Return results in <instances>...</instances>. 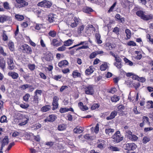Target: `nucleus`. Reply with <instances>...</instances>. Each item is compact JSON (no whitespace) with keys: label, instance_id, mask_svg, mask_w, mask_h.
I'll return each mask as SVG.
<instances>
[{"label":"nucleus","instance_id":"nucleus-1","mask_svg":"<svg viewBox=\"0 0 153 153\" xmlns=\"http://www.w3.org/2000/svg\"><path fill=\"white\" fill-rule=\"evenodd\" d=\"M125 136L128 139L132 141H136L138 139L136 135L132 134V132L129 130L125 131Z\"/></svg>","mask_w":153,"mask_h":153},{"label":"nucleus","instance_id":"nucleus-2","mask_svg":"<svg viewBox=\"0 0 153 153\" xmlns=\"http://www.w3.org/2000/svg\"><path fill=\"white\" fill-rule=\"evenodd\" d=\"M52 4V3L51 1L47 0H44L39 2L37 4V5L41 7L50 8Z\"/></svg>","mask_w":153,"mask_h":153},{"label":"nucleus","instance_id":"nucleus-3","mask_svg":"<svg viewBox=\"0 0 153 153\" xmlns=\"http://www.w3.org/2000/svg\"><path fill=\"white\" fill-rule=\"evenodd\" d=\"M16 3L15 6L16 8H20L28 5V4L25 0H16Z\"/></svg>","mask_w":153,"mask_h":153},{"label":"nucleus","instance_id":"nucleus-4","mask_svg":"<svg viewBox=\"0 0 153 153\" xmlns=\"http://www.w3.org/2000/svg\"><path fill=\"white\" fill-rule=\"evenodd\" d=\"M113 141L118 143L123 140V137L121 136L120 132L119 131H117L114 134L112 137Z\"/></svg>","mask_w":153,"mask_h":153},{"label":"nucleus","instance_id":"nucleus-5","mask_svg":"<svg viewBox=\"0 0 153 153\" xmlns=\"http://www.w3.org/2000/svg\"><path fill=\"white\" fill-rule=\"evenodd\" d=\"M42 94V91L41 90L37 89L34 92V96L33 98V101L36 103H38L39 99L41 97Z\"/></svg>","mask_w":153,"mask_h":153},{"label":"nucleus","instance_id":"nucleus-6","mask_svg":"<svg viewBox=\"0 0 153 153\" xmlns=\"http://www.w3.org/2000/svg\"><path fill=\"white\" fill-rule=\"evenodd\" d=\"M21 49L22 50V52L25 53L30 54L32 52V50L31 47L27 44L22 45L21 46Z\"/></svg>","mask_w":153,"mask_h":153},{"label":"nucleus","instance_id":"nucleus-7","mask_svg":"<svg viewBox=\"0 0 153 153\" xmlns=\"http://www.w3.org/2000/svg\"><path fill=\"white\" fill-rule=\"evenodd\" d=\"M80 21V19L78 17H74L73 20L71 21L70 24H69V25L72 28H74L77 26Z\"/></svg>","mask_w":153,"mask_h":153},{"label":"nucleus","instance_id":"nucleus-8","mask_svg":"<svg viewBox=\"0 0 153 153\" xmlns=\"http://www.w3.org/2000/svg\"><path fill=\"white\" fill-rule=\"evenodd\" d=\"M85 92L87 94L92 95L94 92V90L92 85H89L86 87Z\"/></svg>","mask_w":153,"mask_h":153},{"label":"nucleus","instance_id":"nucleus-9","mask_svg":"<svg viewBox=\"0 0 153 153\" xmlns=\"http://www.w3.org/2000/svg\"><path fill=\"white\" fill-rule=\"evenodd\" d=\"M59 99V98L57 96H55L53 97L52 103L53 110H54L57 108L59 105L58 103Z\"/></svg>","mask_w":153,"mask_h":153},{"label":"nucleus","instance_id":"nucleus-10","mask_svg":"<svg viewBox=\"0 0 153 153\" xmlns=\"http://www.w3.org/2000/svg\"><path fill=\"white\" fill-rule=\"evenodd\" d=\"M126 149L128 150H134L137 147V146L134 143H127L126 144Z\"/></svg>","mask_w":153,"mask_h":153},{"label":"nucleus","instance_id":"nucleus-11","mask_svg":"<svg viewBox=\"0 0 153 153\" xmlns=\"http://www.w3.org/2000/svg\"><path fill=\"white\" fill-rule=\"evenodd\" d=\"M21 116L22 117L23 119H25L22 122L19 123V125L20 126H24L26 124L29 120V118L28 116L23 115L22 114H21Z\"/></svg>","mask_w":153,"mask_h":153},{"label":"nucleus","instance_id":"nucleus-12","mask_svg":"<svg viewBox=\"0 0 153 153\" xmlns=\"http://www.w3.org/2000/svg\"><path fill=\"white\" fill-rule=\"evenodd\" d=\"M51 44L53 46L58 47L62 44V42L61 41H58L56 39H54L51 41Z\"/></svg>","mask_w":153,"mask_h":153},{"label":"nucleus","instance_id":"nucleus-13","mask_svg":"<svg viewBox=\"0 0 153 153\" xmlns=\"http://www.w3.org/2000/svg\"><path fill=\"white\" fill-rule=\"evenodd\" d=\"M56 118V117L54 115H50L45 120V122L47 121L53 122L54 121Z\"/></svg>","mask_w":153,"mask_h":153},{"label":"nucleus","instance_id":"nucleus-14","mask_svg":"<svg viewBox=\"0 0 153 153\" xmlns=\"http://www.w3.org/2000/svg\"><path fill=\"white\" fill-rule=\"evenodd\" d=\"M117 112L115 111H114L110 114L109 116L107 117L106 119L107 120H111L113 119L117 115Z\"/></svg>","mask_w":153,"mask_h":153},{"label":"nucleus","instance_id":"nucleus-15","mask_svg":"<svg viewBox=\"0 0 153 153\" xmlns=\"http://www.w3.org/2000/svg\"><path fill=\"white\" fill-rule=\"evenodd\" d=\"M8 75L11 77L13 79H16L19 77V74L15 72H9L8 73Z\"/></svg>","mask_w":153,"mask_h":153},{"label":"nucleus","instance_id":"nucleus-16","mask_svg":"<svg viewBox=\"0 0 153 153\" xmlns=\"http://www.w3.org/2000/svg\"><path fill=\"white\" fill-rule=\"evenodd\" d=\"M68 62L66 60H65L61 61L58 63V66L60 68H62L65 65H68Z\"/></svg>","mask_w":153,"mask_h":153},{"label":"nucleus","instance_id":"nucleus-17","mask_svg":"<svg viewBox=\"0 0 153 153\" xmlns=\"http://www.w3.org/2000/svg\"><path fill=\"white\" fill-rule=\"evenodd\" d=\"M94 71V68L93 66H90L89 68L87 69L85 71L86 74L89 75L92 73Z\"/></svg>","mask_w":153,"mask_h":153},{"label":"nucleus","instance_id":"nucleus-18","mask_svg":"<svg viewBox=\"0 0 153 153\" xmlns=\"http://www.w3.org/2000/svg\"><path fill=\"white\" fill-rule=\"evenodd\" d=\"M78 105L82 111H84L88 109V107L86 105H84L83 103L81 102L79 103Z\"/></svg>","mask_w":153,"mask_h":153},{"label":"nucleus","instance_id":"nucleus-19","mask_svg":"<svg viewBox=\"0 0 153 153\" xmlns=\"http://www.w3.org/2000/svg\"><path fill=\"white\" fill-rule=\"evenodd\" d=\"M48 20L50 23H52L55 21L56 19L54 16L53 14H51L48 16Z\"/></svg>","mask_w":153,"mask_h":153},{"label":"nucleus","instance_id":"nucleus-20","mask_svg":"<svg viewBox=\"0 0 153 153\" xmlns=\"http://www.w3.org/2000/svg\"><path fill=\"white\" fill-rule=\"evenodd\" d=\"M5 67V62L3 58H0V67L4 70Z\"/></svg>","mask_w":153,"mask_h":153},{"label":"nucleus","instance_id":"nucleus-21","mask_svg":"<svg viewBox=\"0 0 153 153\" xmlns=\"http://www.w3.org/2000/svg\"><path fill=\"white\" fill-rule=\"evenodd\" d=\"M83 131L82 128L81 127H76L75 128L74 130L73 131L75 133L80 134L82 133Z\"/></svg>","mask_w":153,"mask_h":153},{"label":"nucleus","instance_id":"nucleus-22","mask_svg":"<svg viewBox=\"0 0 153 153\" xmlns=\"http://www.w3.org/2000/svg\"><path fill=\"white\" fill-rule=\"evenodd\" d=\"M45 57V60L47 61L50 62L53 59V56L51 53H47Z\"/></svg>","mask_w":153,"mask_h":153},{"label":"nucleus","instance_id":"nucleus-23","mask_svg":"<svg viewBox=\"0 0 153 153\" xmlns=\"http://www.w3.org/2000/svg\"><path fill=\"white\" fill-rule=\"evenodd\" d=\"M152 16L151 15H146L143 14L141 19L147 21L152 19Z\"/></svg>","mask_w":153,"mask_h":153},{"label":"nucleus","instance_id":"nucleus-24","mask_svg":"<svg viewBox=\"0 0 153 153\" xmlns=\"http://www.w3.org/2000/svg\"><path fill=\"white\" fill-rule=\"evenodd\" d=\"M9 143V139L8 136H5L1 142V144L4 145H7Z\"/></svg>","mask_w":153,"mask_h":153},{"label":"nucleus","instance_id":"nucleus-25","mask_svg":"<svg viewBox=\"0 0 153 153\" xmlns=\"http://www.w3.org/2000/svg\"><path fill=\"white\" fill-rule=\"evenodd\" d=\"M8 45L9 49L11 51H13L14 50L15 48L14 43L11 41H10L9 42Z\"/></svg>","mask_w":153,"mask_h":153},{"label":"nucleus","instance_id":"nucleus-26","mask_svg":"<svg viewBox=\"0 0 153 153\" xmlns=\"http://www.w3.org/2000/svg\"><path fill=\"white\" fill-rule=\"evenodd\" d=\"M72 75L73 77L74 78L77 77H79L81 76V74L78 72L76 70L74 71L73 72Z\"/></svg>","mask_w":153,"mask_h":153},{"label":"nucleus","instance_id":"nucleus-27","mask_svg":"<svg viewBox=\"0 0 153 153\" xmlns=\"http://www.w3.org/2000/svg\"><path fill=\"white\" fill-rule=\"evenodd\" d=\"M51 108L50 105H46L43 106L41 108V111L43 112H45L49 111Z\"/></svg>","mask_w":153,"mask_h":153},{"label":"nucleus","instance_id":"nucleus-28","mask_svg":"<svg viewBox=\"0 0 153 153\" xmlns=\"http://www.w3.org/2000/svg\"><path fill=\"white\" fill-rule=\"evenodd\" d=\"M66 128V125L64 124H60L58 126V129L59 131H62L65 130Z\"/></svg>","mask_w":153,"mask_h":153},{"label":"nucleus","instance_id":"nucleus-29","mask_svg":"<svg viewBox=\"0 0 153 153\" xmlns=\"http://www.w3.org/2000/svg\"><path fill=\"white\" fill-rule=\"evenodd\" d=\"M31 86L30 85L26 84L20 85L19 87V89L21 90H24Z\"/></svg>","mask_w":153,"mask_h":153},{"label":"nucleus","instance_id":"nucleus-30","mask_svg":"<svg viewBox=\"0 0 153 153\" xmlns=\"http://www.w3.org/2000/svg\"><path fill=\"white\" fill-rule=\"evenodd\" d=\"M105 142L103 140H101L100 143L97 146V147L100 149H102L103 148L104 146H105Z\"/></svg>","mask_w":153,"mask_h":153},{"label":"nucleus","instance_id":"nucleus-31","mask_svg":"<svg viewBox=\"0 0 153 153\" xmlns=\"http://www.w3.org/2000/svg\"><path fill=\"white\" fill-rule=\"evenodd\" d=\"M114 131V130L110 128H106L105 132L107 134L110 135L112 134Z\"/></svg>","mask_w":153,"mask_h":153},{"label":"nucleus","instance_id":"nucleus-32","mask_svg":"<svg viewBox=\"0 0 153 153\" xmlns=\"http://www.w3.org/2000/svg\"><path fill=\"white\" fill-rule=\"evenodd\" d=\"M111 101L113 102H116L119 100L120 98L117 95H114L111 98Z\"/></svg>","mask_w":153,"mask_h":153},{"label":"nucleus","instance_id":"nucleus-33","mask_svg":"<svg viewBox=\"0 0 153 153\" xmlns=\"http://www.w3.org/2000/svg\"><path fill=\"white\" fill-rule=\"evenodd\" d=\"M84 28V26L83 25H82L79 26L77 29V33L79 34H80L82 33Z\"/></svg>","mask_w":153,"mask_h":153},{"label":"nucleus","instance_id":"nucleus-34","mask_svg":"<svg viewBox=\"0 0 153 153\" xmlns=\"http://www.w3.org/2000/svg\"><path fill=\"white\" fill-rule=\"evenodd\" d=\"M15 17L16 19L19 21H22L24 19V17L23 16L19 14H16Z\"/></svg>","mask_w":153,"mask_h":153},{"label":"nucleus","instance_id":"nucleus-35","mask_svg":"<svg viewBox=\"0 0 153 153\" xmlns=\"http://www.w3.org/2000/svg\"><path fill=\"white\" fill-rule=\"evenodd\" d=\"M0 122L1 123H7V117L5 115L2 116L0 118Z\"/></svg>","mask_w":153,"mask_h":153},{"label":"nucleus","instance_id":"nucleus-36","mask_svg":"<svg viewBox=\"0 0 153 153\" xmlns=\"http://www.w3.org/2000/svg\"><path fill=\"white\" fill-rule=\"evenodd\" d=\"M49 35L52 37H54L56 36V32L54 30H50L48 33Z\"/></svg>","mask_w":153,"mask_h":153},{"label":"nucleus","instance_id":"nucleus-37","mask_svg":"<svg viewBox=\"0 0 153 153\" xmlns=\"http://www.w3.org/2000/svg\"><path fill=\"white\" fill-rule=\"evenodd\" d=\"M73 43V42L71 39H69L64 42V45L65 46H68L70 45Z\"/></svg>","mask_w":153,"mask_h":153},{"label":"nucleus","instance_id":"nucleus-38","mask_svg":"<svg viewBox=\"0 0 153 153\" xmlns=\"http://www.w3.org/2000/svg\"><path fill=\"white\" fill-rule=\"evenodd\" d=\"M126 33V37L128 39H129L131 37V33L130 30L128 29H126L125 31Z\"/></svg>","mask_w":153,"mask_h":153},{"label":"nucleus","instance_id":"nucleus-39","mask_svg":"<svg viewBox=\"0 0 153 153\" xmlns=\"http://www.w3.org/2000/svg\"><path fill=\"white\" fill-rule=\"evenodd\" d=\"M147 108H153V102L152 101H148L147 102Z\"/></svg>","mask_w":153,"mask_h":153},{"label":"nucleus","instance_id":"nucleus-40","mask_svg":"<svg viewBox=\"0 0 153 153\" xmlns=\"http://www.w3.org/2000/svg\"><path fill=\"white\" fill-rule=\"evenodd\" d=\"M114 65L118 69H120L122 65L121 64V62H115L114 63Z\"/></svg>","mask_w":153,"mask_h":153},{"label":"nucleus","instance_id":"nucleus-41","mask_svg":"<svg viewBox=\"0 0 153 153\" xmlns=\"http://www.w3.org/2000/svg\"><path fill=\"white\" fill-rule=\"evenodd\" d=\"M3 37V39L4 41H7L8 40V36L6 33V31L4 30H3V33L2 34Z\"/></svg>","mask_w":153,"mask_h":153},{"label":"nucleus","instance_id":"nucleus-42","mask_svg":"<svg viewBox=\"0 0 153 153\" xmlns=\"http://www.w3.org/2000/svg\"><path fill=\"white\" fill-rule=\"evenodd\" d=\"M108 67L106 64H102L100 67V69L102 71H104L106 70Z\"/></svg>","mask_w":153,"mask_h":153},{"label":"nucleus","instance_id":"nucleus-43","mask_svg":"<svg viewBox=\"0 0 153 153\" xmlns=\"http://www.w3.org/2000/svg\"><path fill=\"white\" fill-rule=\"evenodd\" d=\"M147 7L153 9V2L152 0L149 1H147V5L146 6Z\"/></svg>","mask_w":153,"mask_h":153},{"label":"nucleus","instance_id":"nucleus-44","mask_svg":"<svg viewBox=\"0 0 153 153\" xmlns=\"http://www.w3.org/2000/svg\"><path fill=\"white\" fill-rule=\"evenodd\" d=\"M83 11L85 13H89L93 11V10L91 8L86 7L83 9Z\"/></svg>","mask_w":153,"mask_h":153},{"label":"nucleus","instance_id":"nucleus-45","mask_svg":"<svg viewBox=\"0 0 153 153\" xmlns=\"http://www.w3.org/2000/svg\"><path fill=\"white\" fill-rule=\"evenodd\" d=\"M30 97V95L29 94H26L23 97L24 100L27 102L28 101V100Z\"/></svg>","mask_w":153,"mask_h":153},{"label":"nucleus","instance_id":"nucleus-46","mask_svg":"<svg viewBox=\"0 0 153 153\" xmlns=\"http://www.w3.org/2000/svg\"><path fill=\"white\" fill-rule=\"evenodd\" d=\"M150 140V138L148 137H144L143 139V142L144 143H146Z\"/></svg>","mask_w":153,"mask_h":153},{"label":"nucleus","instance_id":"nucleus-47","mask_svg":"<svg viewBox=\"0 0 153 153\" xmlns=\"http://www.w3.org/2000/svg\"><path fill=\"white\" fill-rule=\"evenodd\" d=\"M3 6L4 8L7 10L10 9V8L9 6V4L7 2V1L4 3Z\"/></svg>","mask_w":153,"mask_h":153},{"label":"nucleus","instance_id":"nucleus-48","mask_svg":"<svg viewBox=\"0 0 153 153\" xmlns=\"http://www.w3.org/2000/svg\"><path fill=\"white\" fill-rule=\"evenodd\" d=\"M136 14L138 16L140 17V18L141 19L143 16L144 13L143 11L139 10L137 11L136 13Z\"/></svg>","mask_w":153,"mask_h":153},{"label":"nucleus","instance_id":"nucleus-49","mask_svg":"<svg viewBox=\"0 0 153 153\" xmlns=\"http://www.w3.org/2000/svg\"><path fill=\"white\" fill-rule=\"evenodd\" d=\"M28 67L30 70L32 71L35 69L36 66L34 64H30L28 65Z\"/></svg>","mask_w":153,"mask_h":153},{"label":"nucleus","instance_id":"nucleus-50","mask_svg":"<svg viewBox=\"0 0 153 153\" xmlns=\"http://www.w3.org/2000/svg\"><path fill=\"white\" fill-rule=\"evenodd\" d=\"M59 111L61 113L68 112V108H61L59 110Z\"/></svg>","mask_w":153,"mask_h":153},{"label":"nucleus","instance_id":"nucleus-51","mask_svg":"<svg viewBox=\"0 0 153 153\" xmlns=\"http://www.w3.org/2000/svg\"><path fill=\"white\" fill-rule=\"evenodd\" d=\"M114 58L116 62H121V59L118 55H116Z\"/></svg>","mask_w":153,"mask_h":153},{"label":"nucleus","instance_id":"nucleus-52","mask_svg":"<svg viewBox=\"0 0 153 153\" xmlns=\"http://www.w3.org/2000/svg\"><path fill=\"white\" fill-rule=\"evenodd\" d=\"M97 55V53L95 51L92 53L89 56V58L92 59L95 58Z\"/></svg>","mask_w":153,"mask_h":153},{"label":"nucleus","instance_id":"nucleus-53","mask_svg":"<svg viewBox=\"0 0 153 153\" xmlns=\"http://www.w3.org/2000/svg\"><path fill=\"white\" fill-rule=\"evenodd\" d=\"M42 27V25L41 24H36L35 28L37 30H40Z\"/></svg>","mask_w":153,"mask_h":153},{"label":"nucleus","instance_id":"nucleus-54","mask_svg":"<svg viewBox=\"0 0 153 153\" xmlns=\"http://www.w3.org/2000/svg\"><path fill=\"white\" fill-rule=\"evenodd\" d=\"M119 29L118 27H116L113 30V32L115 33L117 35H118L119 33Z\"/></svg>","mask_w":153,"mask_h":153},{"label":"nucleus","instance_id":"nucleus-55","mask_svg":"<svg viewBox=\"0 0 153 153\" xmlns=\"http://www.w3.org/2000/svg\"><path fill=\"white\" fill-rule=\"evenodd\" d=\"M64 45H63L61 47H59L57 49L58 51H64L66 49V47Z\"/></svg>","mask_w":153,"mask_h":153},{"label":"nucleus","instance_id":"nucleus-56","mask_svg":"<svg viewBox=\"0 0 153 153\" xmlns=\"http://www.w3.org/2000/svg\"><path fill=\"white\" fill-rule=\"evenodd\" d=\"M0 53L4 56H7L6 53L4 52V49L2 47H0Z\"/></svg>","mask_w":153,"mask_h":153},{"label":"nucleus","instance_id":"nucleus-57","mask_svg":"<svg viewBox=\"0 0 153 153\" xmlns=\"http://www.w3.org/2000/svg\"><path fill=\"white\" fill-rule=\"evenodd\" d=\"M7 62L8 65L13 63V59L11 57L8 58Z\"/></svg>","mask_w":153,"mask_h":153},{"label":"nucleus","instance_id":"nucleus-58","mask_svg":"<svg viewBox=\"0 0 153 153\" xmlns=\"http://www.w3.org/2000/svg\"><path fill=\"white\" fill-rule=\"evenodd\" d=\"M99 131V124L98 123L97 124L95 127L94 128V132L97 134L98 133Z\"/></svg>","mask_w":153,"mask_h":153},{"label":"nucleus","instance_id":"nucleus-59","mask_svg":"<svg viewBox=\"0 0 153 153\" xmlns=\"http://www.w3.org/2000/svg\"><path fill=\"white\" fill-rule=\"evenodd\" d=\"M20 106L21 107L24 109H26L29 106V105L27 104H20Z\"/></svg>","mask_w":153,"mask_h":153},{"label":"nucleus","instance_id":"nucleus-60","mask_svg":"<svg viewBox=\"0 0 153 153\" xmlns=\"http://www.w3.org/2000/svg\"><path fill=\"white\" fill-rule=\"evenodd\" d=\"M99 107L98 105L97 104H94L91 107V109L92 110H94Z\"/></svg>","mask_w":153,"mask_h":153},{"label":"nucleus","instance_id":"nucleus-61","mask_svg":"<svg viewBox=\"0 0 153 153\" xmlns=\"http://www.w3.org/2000/svg\"><path fill=\"white\" fill-rule=\"evenodd\" d=\"M8 65V68L10 70H13L15 66L14 65V63L9 64Z\"/></svg>","mask_w":153,"mask_h":153},{"label":"nucleus","instance_id":"nucleus-62","mask_svg":"<svg viewBox=\"0 0 153 153\" xmlns=\"http://www.w3.org/2000/svg\"><path fill=\"white\" fill-rule=\"evenodd\" d=\"M153 128L152 127L145 128L144 129V131L145 132H147L149 131L152 130Z\"/></svg>","mask_w":153,"mask_h":153},{"label":"nucleus","instance_id":"nucleus-63","mask_svg":"<svg viewBox=\"0 0 153 153\" xmlns=\"http://www.w3.org/2000/svg\"><path fill=\"white\" fill-rule=\"evenodd\" d=\"M143 122H146V123H148V122L149 123V118L146 116H143Z\"/></svg>","mask_w":153,"mask_h":153},{"label":"nucleus","instance_id":"nucleus-64","mask_svg":"<svg viewBox=\"0 0 153 153\" xmlns=\"http://www.w3.org/2000/svg\"><path fill=\"white\" fill-rule=\"evenodd\" d=\"M39 75L40 77L42 79H46V76L45 75L42 73H40L39 74Z\"/></svg>","mask_w":153,"mask_h":153}]
</instances>
